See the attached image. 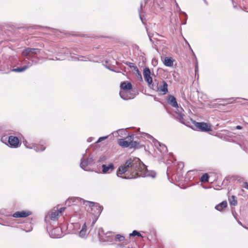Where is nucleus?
Wrapping results in <instances>:
<instances>
[{
    "mask_svg": "<svg viewBox=\"0 0 248 248\" xmlns=\"http://www.w3.org/2000/svg\"><path fill=\"white\" fill-rule=\"evenodd\" d=\"M154 171H147L145 166L139 158L129 159L120 166L117 172V175L124 178L132 179L138 177L155 176Z\"/></svg>",
    "mask_w": 248,
    "mask_h": 248,
    "instance_id": "f257e3e1",
    "label": "nucleus"
},
{
    "mask_svg": "<svg viewBox=\"0 0 248 248\" xmlns=\"http://www.w3.org/2000/svg\"><path fill=\"white\" fill-rule=\"evenodd\" d=\"M71 201L74 202H80L81 203H83V204L86 206V208L87 206H88V208L87 209L88 212L87 216L89 217L91 220H92V226H93L97 219L98 217L100 215L102 212V207L97 203L85 201L84 200L78 197L72 198L70 199H69V202Z\"/></svg>",
    "mask_w": 248,
    "mask_h": 248,
    "instance_id": "f03ea898",
    "label": "nucleus"
},
{
    "mask_svg": "<svg viewBox=\"0 0 248 248\" xmlns=\"http://www.w3.org/2000/svg\"><path fill=\"white\" fill-rule=\"evenodd\" d=\"M168 102L171 106L177 109V111L176 112L177 115V118L182 123H184L183 120L185 115L183 113L184 110L182 108L179 107L175 97L171 95H169L168 98Z\"/></svg>",
    "mask_w": 248,
    "mask_h": 248,
    "instance_id": "7ed1b4c3",
    "label": "nucleus"
},
{
    "mask_svg": "<svg viewBox=\"0 0 248 248\" xmlns=\"http://www.w3.org/2000/svg\"><path fill=\"white\" fill-rule=\"evenodd\" d=\"M65 207H61L58 209V207L54 208L46 215L45 220L50 219L52 220H56L61 215V213L65 210Z\"/></svg>",
    "mask_w": 248,
    "mask_h": 248,
    "instance_id": "20e7f679",
    "label": "nucleus"
},
{
    "mask_svg": "<svg viewBox=\"0 0 248 248\" xmlns=\"http://www.w3.org/2000/svg\"><path fill=\"white\" fill-rule=\"evenodd\" d=\"M98 237L100 241L112 242L114 240V235L111 232L104 233L102 228L98 230Z\"/></svg>",
    "mask_w": 248,
    "mask_h": 248,
    "instance_id": "39448f33",
    "label": "nucleus"
},
{
    "mask_svg": "<svg viewBox=\"0 0 248 248\" xmlns=\"http://www.w3.org/2000/svg\"><path fill=\"white\" fill-rule=\"evenodd\" d=\"M194 126L196 128L202 132H209L212 130L211 125L209 124L204 122H196L194 123Z\"/></svg>",
    "mask_w": 248,
    "mask_h": 248,
    "instance_id": "423d86ee",
    "label": "nucleus"
},
{
    "mask_svg": "<svg viewBox=\"0 0 248 248\" xmlns=\"http://www.w3.org/2000/svg\"><path fill=\"white\" fill-rule=\"evenodd\" d=\"M23 143L27 148L33 149L36 152L43 151L46 149V147L42 145L35 144L31 145L27 141H24Z\"/></svg>",
    "mask_w": 248,
    "mask_h": 248,
    "instance_id": "0eeeda50",
    "label": "nucleus"
},
{
    "mask_svg": "<svg viewBox=\"0 0 248 248\" xmlns=\"http://www.w3.org/2000/svg\"><path fill=\"white\" fill-rule=\"evenodd\" d=\"M8 142L11 147L17 148L20 145L19 139L16 137L13 136L9 137Z\"/></svg>",
    "mask_w": 248,
    "mask_h": 248,
    "instance_id": "6e6552de",
    "label": "nucleus"
},
{
    "mask_svg": "<svg viewBox=\"0 0 248 248\" xmlns=\"http://www.w3.org/2000/svg\"><path fill=\"white\" fill-rule=\"evenodd\" d=\"M120 95L124 100H129L134 98V95L131 93V90L120 91Z\"/></svg>",
    "mask_w": 248,
    "mask_h": 248,
    "instance_id": "1a4fd4ad",
    "label": "nucleus"
},
{
    "mask_svg": "<svg viewBox=\"0 0 248 248\" xmlns=\"http://www.w3.org/2000/svg\"><path fill=\"white\" fill-rule=\"evenodd\" d=\"M145 80L148 83L151 84L153 82L152 78L151 77V72L148 68H145L143 72Z\"/></svg>",
    "mask_w": 248,
    "mask_h": 248,
    "instance_id": "9d476101",
    "label": "nucleus"
},
{
    "mask_svg": "<svg viewBox=\"0 0 248 248\" xmlns=\"http://www.w3.org/2000/svg\"><path fill=\"white\" fill-rule=\"evenodd\" d=\"M151 138L155 146H156V148L160 151V152L163 153L167 152V148L165 145L161 144L158 141L152 137H151Z\"/></svg>",
    "mask_w": 248,
    "mask_h": 248,
    "instance_id": "9b49d317",
    "label": "nucleus"
},
{
    "mask_svg": "<svg viewBox=\"0 0 248 248\" xmlns=\"http://www.w3.org/2000/svg\"><path fill=\"white\" fill-rule=\"evenodd\" d=\"M168 85L167 82L165 81H162L158 88L157 91L161 94H166L168 92Z\"/></svg>",
    "mask_w": 248,
    "mask_h": 248,
    "instance_id": "f8f14e48",
    "label": "nucleus"
},
{
    "mask_svg": "<svg viewBox=\"0 0 248 248\" xmlns=\"http://www.w3.org/2000/svg\"><path fill=\"white\" fill-rule=\"evenodd\" d=\"M93 162V159L92 157H88L86 160H84L83 158L81 159L80 166L81 168L85 170H87V166L91 165Z\"/></svg>",
    "mask_w": 248,
    "mask_h": 248,
    "instance_id": "ddd939ff",
    "label": "nucleus"
},
{
    "mask_svg": "<svg viewBox=\"0 0 248 248\" xmlns=\"http://www.w3.org/2000/svg\"><path fill=\"white\" fill-rule=\"evenodd\" d=\"M102 172L103 173H109L114 170V166L112 163H110L107 165L103 164L102 165Z\"/></svg>",
    "mask_w": 248,
    "mask_h": 248,
    "instance_id": "4468645a",
    "label": "nucleus"
},
{
    "mask_svg": "<svg viewBox=\"0 0 248 248\" xmlns=\"http://www.w3.org/2000/svg\"><path fill=\"white\" fill-rule=\"evenodd\" d=\"M31 214V212L29 211H21L15 212L12 216L14 217H25Z\"/></svg>",
    "mask_w": 248,
    "mask_h": 248,
    "instance_id": "2eb2a0df",
    "label": "nucleus"
},
{
    "mask_svg": "<svg viewBox=\"0 0 248 248\" xmlns=\"http://www.w3.org/2000/svg\"><path fill=\"white\" fill-rule=\"evenodd\" d=\"M91 221L90 218L87 220L83 225L81 230H80L79 235L81 238H84L87 235V226L86 224H89V222Z\"/></svg>",
    "mask_w": 248,
    "mask_h": 248,
    "instance_id": "dca6fc26",
    "label": "nucleus"
},
{
    "mask_svg": "<svg viewBox=\"0 0 248 248\" xmlns=\"http://www.w3.org/2000/svg\"><path fill=\"white\" fill-rule=\"evenodd\" d=\"M134 135H132L131 136L127 137L124 139L126 140V141H127L128 142L129 141V145H130V148H134L136 147L139 143L136 141H133L134 140Z\"/></svg>",
    "mask_w": 248,
    "mask_h": 248,
    "instance_id": "f3484780",
    "label": "nucleus"
},
{
    "mask_svg": "<svg viewBox=\"0 0 248 248\" xmlns=\"http://www.w3.org/2000/svg\"><path fill=\"white\" fill-rule=\"evenodd\" d=\"M120 87V91H129L132 90V86L130 82H123L121 83Z\"/></svg>",
    "mask_w": 248,
    "mask_h": 248,
    "instance_id": "a211bd4d",
    "label": "nucleus"
},
{
    "mask_svg": "<svg viewBox=\"0 0 248 248\" xmlns=\"http://www.w3.org/2000/svg\"><path fill=\"white\" fill-rule=\"evenodd\" d=\"M164 64L168 67H171L173 64V60L170 57H166L163 61Z\"/></svg>",
    "mask_w": 248,
    "mask_h": 248,
    "instance_id": "6ab92c4d",
    "label": "nucleus"
},
{
    "mask_svg": "<svg viewBox=\"0 0 248 248\" xmlns=\"http://www.w3.org/2000/svg\"><path fill=\"white\" fill-rule=\"evenodd\" d=\"M31 65H32V63L31 62H29L27 65H25L23 67H17L16 68L13 69L12 70V71L16 72H22L24 71L25 70H26L27 68H28Z\"/></svg>",
    "mask_w": 248,
    "mask_h": 248,
    "instance_id": "aec40b11",
    "label": "nucleus"
},
{
    "mask_svg": "<svg viewBox=\"0 0 248 248\" xmlns=\"http://www.w3.org/2000/svg\"><path fill=\"white\" fill-rule=\"evenodd\" d=\"M118 144L122 147H129L130 148V145H129V141L128 142L126 141V140L124 139H121L118 140Z\"/></svg>",
    "mask_w": 248,
    "mask_h": 248,
    "instance_id": "412c9836",
    "label": "nucleus"
},
{
    "mask_svg": "<svg viewBox=\"0 0 248 248\" xmlns=\"http://www.w3.org/2000/svg\"><path fill=\"white\" fill-rule=\"evenodd\" d=\"M227 206V202L226 201H223L217 205L215 208L219 211L222 210L224 208H226Z\"/></svg>",
    "mask_w": 248,
    "mask_h": 248,
    "instance_id": "4be33fe9",
    "label": "nucleus"
},
{
    "mask_svg": "<svg viewBox=\"0 0 248 248\" xmlns=\"http://www.w3.org/2000/svg\"><path fill=\"white\" fill-rule=\"evenodd\" d=\"M60 229L59 228H56L52 230L50 232V235L53 238H59L61 237V234H56L55 232H60Z\"/></svg>",
    "mask_w": 248,
    "mask_h": 248,
    "instance_id": "5701e85b",
    "label": "nucleus"
},
{
    "mask_svg": "<svg viewBox=\"0 0 248 248\" xmlns=\"http://www.w3.org/2000/svg\"><path fill=\"white\" fill-rule=\"evenodd\" d=\"M113 134H115L116 136V134H118V136L123 137L124 136H126V129H119L117 130L116 132H114L113 133Z\"/></svg>",
    "mask_w": 248,
    "mask_h": 248,
    "instance_id": "b1692460",
    "label": "nucleus"
},
{
    "mask_svg": "<svg viewBox=\"0 0 248 248\" xmlns=\"http://www.w3.org/2000/svg\"><path fill=\"white\" fill-rule=\"evenodd\" d=\"M73 210H75V216H79V218H81L80 214H81V210H78V207L77 205H73Z\"/></svg>",
    "mask_w": 248,
    "mask_h": 248,
    "instance_id": "393cba45",
    "label": "nucleus"
},
{
    "mask_svg": "<svg viewBox=\"0 0 248 248\" xmlns=\"http://www.w3.org/2000/svg\"><path fill=\"white\" fill-rule=\"evenodd\" d=\"M31 51V48H26L22 51V55L24 56L30 57V56H31L30 52Z\"/></svg>",
    "mask_w": 248,
    "mask_h": 248,
    "instance_id": "a878e982",
    "label": "nucleus"
},
{
    "mask_svg": "<svg viewBox=\"0 0 248 248\" xmlns=\"http://www.w3.org/2000/svg\"><path fill=\"white\" fill-rule=\"evenodd\" d=\"M114 239L116 241H123L124 240V237L123 235L117 234L114 236Z\"/></svg>",
    "mask_w": 248,
    "mask_h": 248,
    "instance_id": "bb28decb",
    "label": "nucleus"
},
{
    "mask_svg": "<svg viewBox=\"0 0 248 248\" xmlns=\"http://www.w3.org/2000/svg\"><path fill=\"white\" fill-rule=\"evenodd\" d=\"M208 175L207 173L203 174L201 178V181L202 182L205 183L208 181Z\"/></svg>",
    "mask_w": 248,
    "mask_h": 248,
    "instance_id": "cd10ccee",
    "label": "nucleus"
},
{
    "mask_svg": "<svg viewBox=\"0 0 248 248\" xmlns=\"http://www.w3.org/2000/svg\"><path fill=\"white\" fill-rule=\"evenodd\" d=\"M230 204L233 205H236L237 203V201L235 199L234 196H232V199L230 200Z\"/></svg>",
    "mask_w": 248,
    "mask_h": 248,
    "instance_id": "c85d7f7f",
    "label": "nucleus"
},
{
    "mask_svg": "<svg viewBox=\"0 0 248 248\" xmlns=\"http://www.w3.org/2000/svg\"><path fill=\"white\" fill-rule=\"evenodd\" d=\"M31 51L30 52V57H32L34 54H37L39 51V49L36 48H31Z\"/></svg>",
    "mask_w": 248,
    "mask_h": 248,
    "instance_id": "c756f323",
    "label": "nucleus"
},
{
    "mask_svg": "<svg viewBox=\"0 0 248 248\" xmlns=\"http://www.w3.org/2000/svg\"><path fill=\"white\" fill-rule=\"evenodd\" d=\"M130 236H141V234L139 232H137V231H134L132 233H130Z\"/></svg>",
    "mask_w": 248,
    "mask_h": 248,
    "instance_id": "7c9ffc66",
    "label": "nucleus"
},
{
    "mask_svg": "<svg viewBox=\"0 0 248 248\" xmlns=\"http://www.w3.org/2000/svg\"><path fill=\"white\" fill-rule=\"evenodd\" d=\"M108 136L100 137L98 139V140H97L96 142L97 143L103 141V140L107 139L108 138Z\"/></svg>",
    "mask_w": 248,
    "mask_h": 248,
    "instance_id": "2f4dec72",
    "label": "nucleus"
},
{
    "mask_svg": "<svg viewBox=\"0 0 248 248\" xmlns=\"http://www.w3.org/2000/svg\"><path fill=\"white\" fill-rule=\"evenodd\" d=\"M242 186L246 189H248V184L247 182H244Z\"/></svg>",
    "mask_w": 248,
    "mask_h": 248,
    "instance_id": "473e14b6",
    "label": "nucleus"
},
{
    "mask_svg": "<svg viewBox=\"0 0 248 248\" xmlns=\"http://www.w3.org/2000/svg\"><path fill=\"white\" fill-rule=\"evenodd\" d=\"M242 128V126L240 125H237L236 126V129H241Z\"/></svg>",
    "mask_w": 248,
    "mask_h": 248,
    "instance_id": "72a5a7b5",
    "label": "nucleus"
},
{
    "mask_svg": "<svg viewBox=\"0 0 248 248\" xmlns=\"http://www.w3.org/2000/svg\"><path fill=\"white\" fill-rule=\"evenodd\" d=\"M87 141L88 142H90L92 141V138H89L88 140H87Z\"/></svg>",
    "mask_w": 248,
    "mask_h": 248,
    "instance_id": "f704fd0d",
    "label": "nucleus"
},
{
    "mask_svg": "<svg viewBox=\"0 0 248 248\" xmlns=\"http://www.w3.org/2000/svg\"><path fill=\"white\" fill-rule=\"evenodd\" d=\"M31 230H32V228H31H31H30L29 230L26 231V232H29L31 231Z\"/></svg>",
    "mask_w": 248,
    "mask_h": 248,
    "instance_id": "c9c22d12",
    "label": "nucleus"
},
{
    "mask_svg": "<svg viewBox=\"0 0 248 248\" xmlns=\"http://www.w3.org/2000/svg\"><path fill=\"white\" fill-rule=\"evenodd\" d=\"M176 5L178 9H180V8H179V6H178V4H177V3H176Z\"/></svg>",
    "mask_w": 248,
    "mask_h": 248,
    "instance_id": "e433bc0d",
    "label": "nucleus"
},
{
    "mask_svg": "<svg viewBox=\"0 0 248 248\" xmlns=\"http://www.w3.org/2000/svg\"><path fill=\"white\" fill-rule=\"evenodd\" d=\"M140 19L141 20L142 22L143 23V20H142V18L141 16L140 15Z\"/></svg>",
    "mask_w": 248,
    "mask_h": 248,
    "instance_id": "4c0bfd02",
    "label": "nucleus"
},
{
    "mask_svg": "<svg viewBox=\"0 0 248 248\" xmlns=\"http://www.w3.org/2000/svg\"><path fill=\"white\" fill-rule=\"evenodd\" d=\"M142 4L141 3V5H140V8H142Z\"/></svg>",
    "mask_w": 248,
    "mask_h": 248,
    "instance_id": "58836bf2",
    "label": "nucleus"
},
{
    "mask_svg": "<svg viewBox=\"0 0 248 248\" xmlns=\"http://www.w3.org/2000/svg\"><path fill=\"white\" fill-rule=\"evenodd\" d=\"M197 67H196V68H195V72H197Z\"/></svg>",
    "mask_w": 248,
    "mask_h": 248,
    "instance_id": "ea45409f",
    "label": "nucleus"
},
{
    "mask_svg": "<svg viewBox=\"0 0 248 248\" xmlns=\"http://www.w3.org/2000/svg\"><path fill=\"white\" fill-rule=\"evenodd\" d=\"M1 141H2V142H3V138H2V139H1Z\"/></svg>",
    "mask_w": 248,
    "mask_h": 248,
    "instance_id": "a19ab883",
    "label": "nucleus"
}]
</instances>
